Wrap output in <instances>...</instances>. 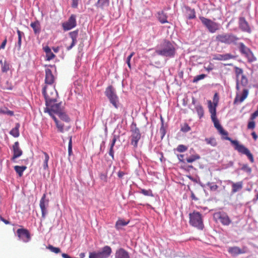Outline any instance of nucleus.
Here are the masks:
<instances>
[{"label":"nucleus","mask_w":258,"mask_h":258,"mask_svg":"<svg viewBox=\"0 0 258 258\" xmlns=\"http://www.w3.org/2000/svg\"><path fill=\"white\" fill-rule=\"evenodd\" d=\"M214 126L218 131L219 133L223 136V138L226 140L229 141L234 146L235 150H237L241 154L246 155L251 163L254 162L253 155L250 153V151L244 145L240 144L238 141L233 140L231 138L228 137V132L223 129L219 123V120L214 122Z\"/></svg>","instance_id":"nucleus-1"},{"label":"nucleus","mask_w":258,"mask_h":258,"mask_svg":"<svg viewBox=\"0 0 258 258\" xmlns=\"http://www.w3.org/2000/svg\"><path fill=\"white\" fill-rule=\"evenodd\" d=\"M155 52L159 55L172 57L175 55V48L169 41L164 40L160 44V48L156 50Z\"/></svg>","instance_id":"nucleus-2"},{"label":"nucleus","mask_w":258,"mask_h":258,"mask_svg":"<svg viewBox=\"0 0 258 258\" xmlns=\"http://www.w3.org/2000/svg\"><path fill=\"white\" fill-rule=\"evenodd\" d=\"M239 39L238 37L232 33H223L218 34L216 37L217 42L228 45H236Z\"/></svg>","instance_id":"nucleus-3"},{"label":"nucleus","mask_w":258,"mask_h":258,"mask_svg":"<svg viewBox=\"0 0 258 258\" xmlns=\"http://www.w3.org/2000/svg\"><path fill=\"white\" fill-rule=\"evenodd\" d=\"M42 93L45 100V103L56 101L58 94L54 87L46 86L43 88Z\"/></svg>","instance_id":"nucleus-4"},{"label":"nucleus","mask_w":258,"mask_h":258,"mask_svg":"<svg viewBox=\"0 0 258 258\" xmlns=\"http://www.w3.org/2000/svg\"><path fill=\"white\" fill-rule=\"evenodd\" d=\"M189 223L199 229H203L204 228L202 215L199 212L194 211L189 214Z\"/></svg>","instance_id":"nucleus-5"},{"label":"nucleus","mask_w":258,"mask_h":258,"mask_svg":"<svg viewBox=\"0 0 258 258\" xmlns=\"http://www.w3.org/2000/svg\"><path fill=\"white\" fill-rule=\"evenodd\" d=\"M199 19L202 24L206 27L210 33H214L220 29V25L211 19L203 16H200Z\"/></svg>","instance_id":"nucleus-6"},{"label":"nucleus","mask_w":258,"mask_h":258,"mask_svg":"<svg viewBox=\"0 0 258 258\" xmlns=\"http://www.w3.org/2000/svg\"><path fill=\"white\" fill-rule=\"evenodd\" d=\"M131 144L134 148H137L138 142L141 138V134L136 124H133L131 126Z\"/></svg>","instance_id":"nucleus-7"},{"label":"nucleus","mask_w":258,"mask_h":258,"mask_svg":"<svg viewBox=\"0 0 258 258\" xmlns=\"http://www.w3.org/2000/svg\"><path fill=\"white\" fill-rule=\"evenodd\" d=\"M45 104L46 107L45 109V112H48L52 117V116H54L53 114H57L62 109V108L60 106L61 103H56V101L46 103Z\"/></svg>","instance_id":"nucleus-8"},{"label":"nucleus","mask_w":258,"mask_h":258,"mask_svg":"<svg viewBox=\"0 0 258 258\" xmlns=\"http://www.w3.org/2000/svg\"><path fill=\"white\" fill-rule=\"evenodd\" d=\"M105 94L113 106L117 108L118 98L112 86H109L105 90Z\"/></svg>","instance_id":"nucleus-9"},{"label":"nucleus","mask_w":258,"mask_h":258,"mask_svg":"<svg viewBox=\"0 0 258 258\" xmlns=\"http://www.w3.org/2000/svg\"><path fill=\"white\" fill-rule=\"evenodd\" d=\"M238 48L241 53L244 55L247 58L248 62H252L256 60V58L254 56L250 49L246 47L244 43H240Z\"/></svg>","instance_id":"nucleus-10"},{"label":"nucleus","mask_w":258,"mask_h":258,"mask_svg":"<svg viewBox=\"0 0 258 258\" xmlns=\"http://www.w3.org/2000/svg\"><path fill=\"white\" fill-rule=\"evenodd\" d=\"M77 26L76 17L75 15H71L68 21L62 24V27L64 31H68Z\"/></svg>","instance_id":"nucleus-11"},{"label":"nucleus","mask_w":258,"mask_h":258,"mask_svg":"<svg viewBox=\"0 0 258 258\" xmlns=\"http://www.w3.org/2000/svg\"><path fill=\"white\" fill-rule=\"evenodd\" d=\"M214 217L216 220H219L224 225H229L231 222L228 216L225 213H216L214 215Z\"/></svg>","instance_id":"nucleus-12"},{"label":"nucleus","mask_w":258,"mask_h":258,"mask_svg":"<svg viewBox=\"0 0 258 258\" xmlns=\"http://www.w3.org/2000/svg\"><path fill=\"white\" fill-rule=\"evenodd\" d=\"M17 234L19 239L24 242H27L30 240V234L26 229H18L17 230Z\"/></svg>","instance_id":"nucleus-13"},{"label":"nucleus","mask_w":258,"mask_h":258,"mask_svg":"<svg viewBox=\"0 0 258 258\" xmlns=\"http://www.w3.org/2000/svg\"><path fill=\"white\" fill-rule=\"evenodd\" d=\"M48 204L49 200L46 199V195L43 194L40 199L39 206L42 213V218L44 219L45 218V216L47 212V207L48 206Z\"/></svg>","instance_id":"nucleus-14"},{"label":"nucleus","mask_w":258,"mask_h":258,"mask_svg":"<svg viewBox=\"0 0 258 258\" xmlns=\"http://www.w3.org/2000/svg\"><path fill=\"white\" fill-rule=\"evenodd\" d=\"M239 27L242 31L249 33L251 32V29L248 22L243 17L239 18Z\"/></svg>","instance_id":"nucleus-15"},{"label":"nucleus","mask_w":258,"mask_h":258,"mask_svg":"<svg viewBox=\"0 0 258 258\" xmlns=\"http://www.w3.org/2000/svg\"><path fill=\"white\" fill-rule=\"evenodd\" d=\"M13 155L12 157V160L15 161V159L20 157L23 153L22 150L19 146L18 142H16L13 146Z\"/></svg>","instance_id":"nucleus-16"},{"label":"nucleus","mask_w":258,"mask_h":258,"mask_svg":"<svg viewBox=\"0 0 258 258\" xmlns=\"http://www.w3.org/2000/svg\"><path fill=\"white\" fill-rule=\"evenodd\" d=\"M54 81V77L51 71L47 69L45 70V83L47 85H49L50 86H52V84Z\"/></svg>","instance_id":"nucleus-17"},{"label":"nucleus","mask_w":258,"mask_h":258,"mask_svg":"<svg viewBox=\"0 0 258 258\" xmlns=\"http://www.w3.org/2000/svg\"><path fill=\"white\" fill-rule=\"evenodd\" d=\"M112 252V249L109 246H104L102 249L98 251L100 258H107Z\"/></svg>","instance_id":"nucleus-18"},{"label":"nucleus","mask_w":258,"mask_h":258,"mask_svg":"<svg viewBox=\"0 0 258 258\" xmlns=\"http://www.w3.org/2000/svg\"><path fill=\"white\" fill-rule=\"evenodd\" d=\"M69 35L72 40L71 44L68 46L67 49L68 50H71L77 42V37L78 35V30H75L69 33Z\"/></svg>","instance_id":"nucleus-19"},{"label":"nucleus","mask_w":258,"mask_h":258,"mask_svg":"<svg viewBox=\"0 0 258 258\" xmlns=\"http://www.w3.org/2000/svg\"><path fill=\"white\" fill-rule=\"evenodd\" d=\"M248 94V90L246 89H244L243 90L242 94L240 96L238 93L236 94V97L234 100V103H241L247 97Z\"/></svg>","instance_id":"nucleus-20"},{"label":"nucleus","mask_w":258,"mask_h":258,"mask_svg":"<svg viewBox=\"0 0 258 258\" xmlns=\"http://www.w3.org/2000/svg\"><path fill=\"white\" fill-rule=\"evenodd\" d=\"M115 258H130V255L126 250L122 248H119L115 253Z\"/></svg>","instance_id":"nucleus-21"},{"label":"nucleus","mask_w":258,"mask_h":258,"mask_svg":"<svg viewBox=\"0 0 258 258\" xmlns=\"http://www.w3.org/2000/svg\"><path fill=\"white\" fill-rule=\"evenodd\" d=\"M209 104V108L210 113H211V119L214 123L216 121H218V119L216 117V110L215 108V106H213L212 102L211 100L208 101Z\"/></svg>","instance_id":"nucleus-22"},{"label":"nucleus","mask_w":258,"mask_h":258,"mask_svg":"<svg viewBox=\"0 0 258 258\" xmlns=\"http://www.w3.org/2000/svg\"><path fill=\"white\" fill-rule=\"evenodd\" d=\"M229 253L232 256H236L239 254L245 253V251L237 246L230 247L228 250Z\"/></svg>","instance_id":"nucleus-23"},{"label":"nucleus","mask_w":258,"mask_h":258,"mask_svg":"<svg viewBox=\"0 0 258 258\" xmlns=\"http://www.w3.org/2000/svg\"><path fill=\"white\" fill-rule=\"evenodd\" d=\"M185 13L188 19H193L196 18V12L195 9L190 7H185Z\"/></svg>","instance_id":"nucleus-24"},{"label":"nucleus","mask_w":258,"mask_h":258,"mask_svg":"<svg viewBox=\"0 0 258 258\" xmlns=\"http://www.w3.org/2000/svg\"><path fill=\"white\" fill-rule=\"evenodd\" d=\"M236 76V89L239 90V79L240 77H241L243 75V70L242 69L235 67L234 68Z\"/></svg>","instance_id":"nucleus-25"},{"label":"nucleus","mask_w":258,"mask_h":258,"mask_svg":"<svg viewBox=\"0 0 258 258\" xmlns=\"http://www.w3.org/2000/svg\"><path fill=\"white\" fill-rule=\"evenodd\" d=\"M109 5V0H98L95 4V6L98 8L103 9Z\"/></svg>","instance_id":"nucleus-26"},{"label":"nucleus","mask_w":258,"mask_h":258,"mask_svg":"<svg viewBox=\"0 0 258 258\" xmlns=\"http://www.w3.org/2000/svg\"><path fill=\"white\" fill-rule=\"evenodd\" d=\"M234 58V56L230 54L226 53L224 54H218L215 59L219 60H226Z\"/></svg>","instance_id":"nucleus-27"},{"label":"nucleus","mask_w":258,"mask_h":258,"mask_svg":"<svg viewBox=\"0 0 258 258\" xmlns=\"http://www.w3.org/2000/svg\"><path fill=\"white\" fill-rule=\"evenodd\" d=\"M20 125L19 123H16L15 127L13 128L10 132V135L15 138H17L19 136V128Z\"/></svg>","instance_id":"nucleus-28"},{"label":"nucleus","mask_w":258,"mask_h":258,"mask_svg":"<svg viewBox=\"0 0 258 258\" xmlns=\"http://www.w3.org/2000/svg\"><path fill=\"white\" fill-rule=\"evenodd\" d=\"M158 15V19L162 24L168 23L167 16L163 11L159 12Z\"/></svg>","instance_id":"nucleus-29"},{"label":"nucleus","mask_w":258,"mask_h":258,"mask_svg":"<svg viewBox=\"0 0 258 258\" xmlns=\"http://www.w3.org/2000/svg\"><path fill=\"white\" fill-rule=\"evenodd\" d=\"M30 26L33 28L35 34L39 33L40 32V26L38 21L31 23Z\"/></svg>","instance_id":"nucleus-30"},{"label":"nucleus","mask_w":258,"mask_h":258,"mask_svg":"<svg viewBox=\"0 0 258 258\" xmlns=\"http://www.w3.org/2000/svg\"><path fill=\"white\" fill-rule=\"evenodd\" d=\"M27 168V167L25 166H18L16 165L14 166V169L17 173L19 175L20 177H21L23 175V172Z\"/></svg>","instance_id":"nucleus-31"},{"label":"nucleus","mask_w":258,"mask_h":258,"mask_svg":"<svg viewBox=\"0 0 258 258\" xmlns=\"http://www.w3.org/2000/svg\"><path fill=\"white\" fill-rule=\"evenodd\" d=\"M52 118L53 119L56 126L58 129V131L60 133H63L64 132V124L61 122H60L56 118L55 116H52Z\"/></svg>","instance_id":"nucleus-32"},{"label":"nucleus","mask_w":258,"mask_h":258,"mask_svg":"<svg viewBox=\"0 0 258 258\" xmlns=\"http://www.w3.org/2000/svg\"><path fill=\"white\" fill-rule=\"evenodd\" d=\"M116 141V138L115 136L113 137V138L112 139L110 146V149L109 151V155L112 157V159H114V151H113V147L115 145V144Z\"/></svg>","instance_id":"nucleus-33"},{"label":"nucleus","mask_w":258,"mask_h":258,"mask_svg":"<svg viewBox=\"0 0 258 258\" xmlns=\"http://www.w3.org/2000/svg\"><path fill=\"white\" fill-rule=\"evenodd\" d=\"M57 115L58 117L62 120L65 121L66 122H69L70 121V118L66 114V113L63 111V109L61 110Z\"/></svg>","instance_id":"nucleus-34"},{"label":"nucleus","mask_w":258,"mask_h":258,"mask_svg":"<svg viewBox=\"0 0 258 258\" xmlns=\"http://www.w3.org/2000/svg\"><path fill=\"white\" fill-rule=\"evenodd\" d=\"M232 192H236L242 188V182L233 183L232 184Z\"/></svg>","instance_id":"nucleus-35"},{"label":"nucleus","mask_w":258,"mask_h":258,"mask_svg":"<svg viewBox=\"0 0 258 258\" xmlns=\"http://www.w3.org/2000/svg\"><path fill=\"white\" fill-rule=\"evenodd\" d=\"M0 63L2 64V71L3 73H6L10 70V64L6 60L3 62L1 60Z\"/></svg>","instance_id":"nucleus-36"},{"label":"nucleus","mask_w":258,"mask_h":258,"mask_svg":"<svg viewBox=\"0 0 258 258\" xmlns=\"http://www.w3.org/2000/svg\"><path fill=\"white\" fill-rule=\"evenodd\" d=\"M0 114H7L11 116L14 115V112L9 110L7 107L0 108Z\"/></svg>","instance_id":"nucleus-37"},{"label":"nucleus","mask_w":258,"mask_h":258,"mask_svg":"<svg viewBox=\"0 0 258 258\" xmlns=\"http://www.w3.org/2000/svg\"><path fill=\"white\" fill-rule=\"evenodd\" d=\"M128 223V222H125L123 220H118L117 221L115 224V228L117 229H119L122 226L126 225Z\"/></svg>","instance_id":"nucleus-38"},{"label":"nucleus","mask_w":258,"mask_h":258,"mask_svg":"<svg viewBox=\"0 0 258 258\" xmlns=\"http://www.w3.org/2000/svg\"><path fill=\"white\" fill-rule=\"evenodd\" d=\"M43 154L44 155V160L43 161V167L44 169H46L47 168H48V162L49 159V157L48 154L46 152H43Z\"/></svg>","instance_id":"nucleus-39"},{"label":"nucleus","mask_w":258,"mask_h":258,"mask_svg":"<svg viewBox=\"0 0 258 258\" xmlns=\"http://www.w3.org/2000/svg\"><path fill=\"white\" fill-rule=\"evenodd\" d=\"M196 109L200 118H201L204 115V113L203 107L201 105H198L196 107Z\"/></svg>","instance_id":"nucleus-40"},{"label":"nucleus","mask_w":258,"mask_h":258,"mask_svg":"<svg viewBox=\"0 0 258 258\" xmlns=\"http://www.w3.org/2000/svg\"><path fill=\"white\" fill-rule=\"evenodd\" d=\"M200 158V156L198 155H194L191 156L190 157L186 158V160L187 163H192L196 160L199 159Z\"/></svg>","instance_id":"nucleus-41"},{"label":"nucleus","mask_w":258,"mask_h":258,"mask_svg":"<svg viewBox=\"0 0 258 258\" xmlns=\"http://www.w3.org/2000/svg\"><path fill=\"white\" fill-rule=\"evenodd\" d=\"M140 192L144 196L153 197L152 191L151 189L146 190L145 189H141Z\"/></svg>","instance_id":"nucleus-42"},{"label":"nucleus","mask_w":258,"mask_h":258,"mask_svg":"<svg viewBox=\"0 0 258 258\" xmlns=\"http://www.w3.org/2000/svg\"><path fill=\"white\" fill-rule=\"evenodd\" d=\"M206 142L208 144H210L212 146H216L217 145V142L215 138H207L205 139Z\"/></svg>","instance_id":"nucleus-43"},{"label":"nucleus","mask_w":258,"mask_h":258,"mask_svg":"<svg viewBox=\"0 0 258 258\" xmlns=\"http://www.w3.org/2000/svg\"><path fill=\"white\" fill-rule=\"evenodd\" d=\"M250 121L248 122L247 124V128L249 130L254 129L255 126V122L254 121V119H251V115H250Z\"/></svg>","instance_id":"nucleus-44"},{"label":"nucleus","mask_w":258,"mask_h":258,"mask_svg":"<svg viewBox=\"0 0 258 258\" xmlns=\"http://www.w3.org/2000/svg\"><path fill=\"white\" fill-rule=\"evenodd\" d=\"M240 77V80H239V83H240L243 86H246L248 84L247 79L244 75H242Z\"/></svg>","instance_id":"nucleus-45"},{"label":"nucleus","mask_w":258,"mask_h":258,"mask_svg":"<svg viewBox=\"0 0 258 258\" xmlns=\"http://www.w3.org/2000/svg\"><path fill=\"white\" fill-rule=\"evenodd\" d=\"M47 248L51 252H54L55 253H58L60 252V249L59 248L54 247L51 245H49Z\"/></svg>","instance_id":"nucleus-46"},{"label":"nucleus","mask_w":258,"mask_h":258,"mask_svg":"<svg viewBox=\"0 0 258 258\" xmlns=\"http://www.w3.org/2000/svg\"><path fill=\"white\" fill-rule=\"evenodd\" d=\"M206 75L205 74H201V75H198L197 76H196L193 80H192V82L193 83H197L199 81L201 80H202V79H204L205 77H206Z\"/></svg>","instance_id":"nucleus-47"},{"label":"nucleus","mask_w":258,"mask_h":258,"mask_svg":"<svg viewBox=\"0 0 258 258\" xmlns=\"http://www.w3.org/2000/svg\"><path fill=\"white\" fill-rule=\"evenodd\" d=\"M187 147L183 145H179L176 148L177 151L178 152H183L186 151Z\"/></svg>","instance_id":"nucleus-48"},{"label":"nucleus","mask_w":258,"mask_h":258,"mask_svg":"<svg viewBox=\"0 0 258 258\" xmlns=\"http://www.w3.org/2000/svg\"><path fill=\"white\" fill-rule=\"evenodd\" d=\"M241 170L248 173L251 172V168L247 164H243L241 167Z\"/></svg>","instance_id":"nucleus-49"},{"label":"nucleus","mask_w":258,"mask_h":258,"mask_svg":"<svg viewBox=\"0 0 258 258\" xmlns=\"http://www.w3.org/2000/svg\"><path fill=\"white\" fill-rule=\"evenodd\" d=\"M100 179L104 182L107 181V173H101L99 174Z\"/></svg>","instance_id":"nucleus-50"},{"label":"nucleus","mask_w":258,"mask_h":258,"mask_svg":"<svg viewBox=\"0 0 258 258\" xmlns=\"http://www.w3.org/2000/svg\"><path fill=\"white\" fill-rule=\"evenodd\" d=\"M135 54V52H132L126 58V62L128 67V68L130 69L131 68V59L132 58V57Z\"/></svg>","instance_id":"nucleus-51"},{"label":"nucleus","mask_w":258,"mask_h":258,"mask_svg":"<svg viewBox=\"0 0 258 258\" xmlns=\"http://www.w3.org/2000/svg\"><path fill=\"white\" fill-rule=\"evenodd\" d=\"M72 153H73V152H72V137H71L70 138V140H69V145H68L69 155L71 156L72 155Z\"/></svg>","instance_id":"nucleus-52"},{"label":"nucleus","mask_w":258,"mask_h":258,"mask_svg":"<svg viewBox=\"0 0 258 258\" xmlns=\"http://www.w3.org/2000/svg\"><path fill=\"white\" fill-rule=\"evenodd\" d=\"M208 186L210 187L211 190L215 191L218 189V185L213 183H208Z\"/></svg>","instance_id":"nucleus-53"},{"label":"nucleus","mask_w":258,"mask_h":258,"mask_svg":"<svg viewBox=\"0 0 258 258\" xmlns=\"http://www.w3.org/2000/svg\"><path fill=\"white\" fill-rule=\"evenodd\" d=\"M190 130V127L187 123L184 124V125L181 127V131L183 132H187Z\"/></svg>","instance_id":"nucleus-54"},{"label":"nucleus","mask_w":258,"mask_h":258,"mask_svg":"<svg viewBox=\"0 0 258 258\" xmlns=\"http://www.w3.org/2000/svg\"><path fill=\"white\" fill-rule=\"evenodd\" d=\"M55 57V54L52 52V51H50L49 53H48L46 54V57L47 60H50L52 59H53Z\"/></svg>","instance_id":"nucleus-55"},{"label":"nucleus","mask_w":258,"mask_h":258,"mask_svg":"<svg viewBox=\"0 0 258 258\" xmlns=\"http://www.w3.org/2000/svg\"><path fill=\"white\" fill-rule=\"evenodd\" d=\"M89 258H100L98 251L92 252L89 253Z\"/></svg>","instance_id":"nucleus-56"},{"label":"nucleus","mask_w":258,"mask_h":258,"mask_svg":"<svg viewBox=\"0 0 258 258\" xmlns=\"http://www.w3.org/2000/svg\"><path fill=\"white\" fill-rule=\"evenodd\" d=\"M218 100H219V97L218 95V93H216L214 94V98H213V102H214V105L213 106H215V107H216V106L218 103Z\"/></svg>","instance_id":"nucleus-57"},{"label":"nucleus","mask_w":258,"mask_h":258,"mask_svg":"<svg viewBox=\"0 0 258 258\" xmlns=\"http://www.w3.org/2000/svg\"><path fill=\"white\" fill-rule=\"evenodd\" d=\"M79 0H72V7L74 8H77L78 6Z\"/></svg>","instance_id":"nucleus-58"},{"label":"nucleus","mask_w":258,"mask_h":258,"mask_svg":"<svg viewBox=\"0 0 258 258\" xmlns=\"http://www.w3.org/2000/svg\"><path fill=\"white\" fill-rule=\"evenodd\" d=\"M43 50L44 52L46 53V54L51 51V49L48 46H46L45 47H43Z\"/></svg>","instance_id":"nucleus-59"},{"label":"nucleus","mask_w":258,"mask_h":258,"mask_svg":"<svg viewBox=\"0 0 258 258\" xmlns=\"http://www.w3.org/2000/svg\"><path fill=\"white\" fill-rule=\"evenodd\" d=\"M7 38H5V40L2 42L1 45L0 46V49L5 48L6 43H7Z\"/></svg>","instance_id":"nucleus-60"},{"label":"nucleus","mask_w":258,"mask_h":258,"mask_svg":"<svg viewBox=\"0 0 258 258\" xmlns=\"http://www.w3.org/2000/svg\"><path fill=\"white\" fill-rule=\"evenodd\" d=\"M125 174V172L121 171H119L117 173V176L120 178H121Z\"/></svg>","instance_id":"nucleus-61"},{"label":"nucleus","mask_w":258,"mask_h":258,"mask_svg":"<svg viewBox=\"0 0 258 258\" xmlns=\"http://www.w3.org/2000/svg\"><path fill=\"white\" fill-rule=\"evenodd\" d=\"M17 32L18 35V39H22V35H24V33L19 29L17 30Z\"/></svg>","instance_id":"nucleus-62"},{"label":"nucleus","mask_w":258,"mask_h":258,"mask_svg":"<svg viewBox=\"0 0 258 258\" xmlns=\"http://www.w3.org/2000/svg\"><path fill=\"white\" fill-rule=\"evenodd\" d=\"M178 159L180 160V161H181L182 162H184V159H183V157H184V155H183L180 154V155L178 156Z\"/></svg>","instance_id":"nucleus-63"},{"label":"nucleus","mask_w":258,"mask_h":258,"mask_svg":"<svg viewBox=\"0 0 258 258\" xmlns=\"http://www.w3.org/2000/svg\"><path fill=\"white\" fill-rule=\"evenodd\" d=\"M251 136H252L253 139L255 141H256V140H257V135L256 134V133H255L254 132H252V133H251Z\"/></svg>","instance_id":"nucleus-64"}]
</instances>
